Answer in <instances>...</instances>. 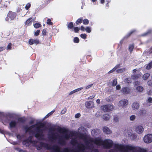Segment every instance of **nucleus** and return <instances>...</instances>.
I'll list each match as a JSON object with an SVG mask.
<instances>
[{
	"label": "nucleus",
	"instance_id": "obj_1",
	"mask_svg": "<svg viewBox=\"0 0 152 152\" xmlns=\"http://www.w3.org/2000/svg\"><path fill=\"white\" fill-rule=\"evenodd\" d=\"M58 131L60 133H62L65 134L64 136L60 137L58 135H56L54 133H52L51 134L49 135V139L51 140H56L57 137H59L58 140L59 143L62 145H64L66 144V141L64 139L66 140H68L69 138V136L67 134L68 131L67 129L64 128H62L60 127L57 129Z\"/></svg>",
	"mask_w": 152,
	"mask_h": 152
},
{
	"label": "nucleus",
	"instance_id": "obj_2",
	"mask_svg": "<svg viewBox=\"0 0 152 152\" xmlns=\"http://www.w3.org/2000/svg\"><path fill=\"white\" fill-rule=\"evenodd\" d=\"M44 126L45 124L43 123H40L39 125L36 127L35 131L32 132L33 134H34V137L39 140H43L44 139V130L41 128L44 127Z\"/></svg>",
	"mask_w": 152,
	"mask_h": 152
},
{
	"label": "nucleus",
	"instance_id": "obj_3",
	"mask_svg": "<svg viewBox=\"0 0 152 152\" xmlns=\"http://www.w3.org/2000/svg\"><path fill=\"white\" fill-rule=\"evenodd\" d=\"M103 140L101 138H96L94 139H91L88 140L86 141V149H91V148L93 147L91 146V144L90 145L89 144L90 142H94L95 144L99 146L103 145Z\"/></svg>",
	"mask_w": 152,
	"mask_h": 152
},
{
	"label": "nucleus",
	"instance_id": "obj_4",
	"mask_svg": "<svg viewBox=\"0 0 152 152\" xmlns=\"http://www.w3.org/2000/svg\"><path fill=\"white\" fill-rule=\"evenodd\" d=\"M114 146L115 148L121 151L124 152H128L127 150L134 151L136 148L134 146L127 145H119L118 144H114Z\"/></svg>",
	"mask_w": 152,
	"mask_h": 152
},
{
	"label": "nucleus",
	"instance_id": "obj_5",
	"mask_svg": "<svg viewBox=\"0 0 152 152\" xmlns=\"http://www.w3.org/2000/svg\"><path fill=\"white\" fill-rule=\"evenodd\" d=\"M103 142L102 145L104 148L106 149L111 148L113 145V141L110 140H105Z\"/></svg>",
	"mask_w": 152,
	"mask_h": 152
},
{
	"label": "nucleus",
	"instance_id": "obj_6",
	"mask_svg": "<svg viewBox=\"0 0 152 152\" xmlns=\"http://www.w3.org/2000/svg\"><path fill=\"white\" fill-rule=\"evenodd\" d=\"M49 145L48 144L44 143L42 142H41L39 143V145H37L35 147H36L37 149L38 150H40L42 147H44L46 148V149L48 150V149H50L49 148Z\"/></svg>",
	"mask_w": 152,
	"mask_h": 152
},
{
	"label": "nucleus",
	"instance_id": "obj_7",
	"mask_svg": "<svg viewBox=\"0 0 152 152\" xmlns=\"http://www.w3.org/2000/svg\"><path fill=\"white\" fill-rule=\"evenodd\" d=\"M48 150H52L51 152H62V151H61L60 148L59 146L57 145H53L52 146L50 145H49Z\"/></svg>",
	"mask_w": 152,
	"mask_h": 152
},
{
	"label": "nucleus",
	"instance_id": "obj_8",
	"mask_svg": "<svg viewBox=\"0 0 152 152\" xmlns=\"http://www.w3.org/2000/svg\"><path fill=\"white\" fill-rule=\"evenodd\" d=\"M101 108L104 111L110 112L112 110L113 106L110 104L105 105L102 106Z\"/></svg>",
	"mask_w": 152,
	"mask_h": 152
},
{
	"label": "nucleus",
	"instance_id": "obj_9",
	"mask_svg": "<svg viewBox=\"0 0 152 152\" xmlns=\"http://www.w3.org/2000/svg\"><path fill=\"white\" fill-rule=\"evenodd\" d=\"M144 142L147 143L152 142V134H148L145 136L143 138Z\"/></svg>",
	"mask_w": 152,
	"mask_h": 152
},
{
	"label": "nucleus",
	"instance_id": "obj_10",
	"mask_svg": "<svg viewBox=\"0 0 152 152\" xmlns=\"http://www.w3.org/2000/svg\"><path fill=\"white\" fill-rule=\"evenodd\" d=\"M128 103V101L126 99H122L120 100L118 104V105L120 107H123L125 106Z\"/></svg>",
	"mask_w": 152,
	"mask_h": 152
},
{
	"label": "nucleus",
	"instance_id": "obj_11",
	"mask_svg": "<svg viewBox=\"0 0 152 152\" xmlns=\"http://www.w3.org/2000/svg\"><path fill=\"white\" fill-rule=\"evenodd\" d=\"M131 91V89L128 87H124L122 88L121 91L124 94H127L130 93Z\"/></svg>",
	"mask_w": 152,
	"mask_h": 152
},
{
	"label": "nucleus",
	"instance_id": "obj_12",
	"mask_svg": "<svg viewBox=\"0 0 152 152\" xmlns=\"http://www.w3.org/2000/svg\"><path fill=\"white\" fill-rule=\"evenodd\" d=\"M16 15L15 13L12 11H9L8 14V16L12 20H14L15 18Z\"/></svg>",
	"mask_w": 152,
	"mask_h": 152
},
{
	"label": "nucleus",
	"instance_id": "obj_13",
	"mask_svg": "<svg viewBox=\"0 0 152 152\" xmlns=\"http://www.w3.org/2000/svg\"><path fill=\"white\" fill-rule=\"evenodd\" d=\"M135 129L136 132L138 133H141L143 132L144 130L143 127L141 126H136Z\"/></svg>",
	"mask_w": 152,
	"mask_h": 152
},
{
	"label": "nucleus",
	"instance_id": "obj_14",
	"mask_svg": "<svg viewBox=\"0 0 152 152\" xmlns=\"http://www.w3.org/2000/svg\"><path fill=\"white\" fill-rule=\"evenodd\" d=\"M132 107L134 110H137L140 107L139 103L137 102H135L132 104Z\"/></svg>",
	"mask_w": 152,
	"mask_h": 152
},
{
	"label": "nucleus",
	"instance_id": "obj_15",
	"mask_svg": "<svg viewBox=\"0 0 152 152\" xmlns=\"http://www.w3.org/2000/svg\"><path fill=\"white\" fill-rule=\"evenodd\" d=\"M17 122L15 121H12L9 123V126L10 128H15L17 125Z\"/></svg>",
	"mask_w": 152,
	"mask_h": 152
},
{
	"label": "nucleus",
	"instance_id": "obj_16",
	"mask_svg": "<svg viewBox=\"0 0 152 152\" xmlns=\"http://www.w3.org/2000/svg\"><path fill=\"white\" fill-rule=\"evenodd\" d=\"M30 140L27 139L23 140L22 142V144L23 145H25L26 147H28L29 146L30 144Z\"/></svg>",
	"mask_w": 152,
	"mask_h": 152
},
{
	"label": "nucleus",
	"instance_id": "obj_17",
	"mask_svg": "<svg viewBox=\"0 0 152 152\" xmlns=\"http://www.w3.org/2000/svg\"><path fill=\"white\" fill-rule=\"evenodd\" d=\"M103 130L104 132L107 134H110L112 132L110 130L108 127L107 126L104 127L103 128Z\"/></svg>",
	"mask_w": 152,
	"mask_h": 152
},
{
	"label": "nucleus",
	"instance_id": "obj_18",
	"mask_svg": "<svg viewBox=\"0 0 152 152\" xmlns=\"http://www.w3.org/2000/svg\"><path fill=\"white\" fill-rule=\"evenodd\" d=\"M37 125V124H35L32 125L30 127L26 126L25 128V129L26 130V132H30V130L36 126Z\"/></svg>",
	"mask_w": 152,
	"mask_h": 152
},
{
	"label": "nucleus",
	"instance_id": "obj_19",
	"mask_svg": "<svg viewBox=\"0 0 152 152\" xmlns=\"http://www.w3.org/2000/svg\"><path fill=\"white\" fill-rule=\"evenodd\" d=\"M141 75L140 73L133 75L132 76V78L133 80L137 79L141 77Z\"/></svg>",
	"mask_w": 152,
	"mask_h": 152
},
{
	"label": "nucleus",
	"instance_id": "obj_20",
	"mask_svg": "<svg viewBox=\"0 0 152 152\" xmlns=\"http://www.w3.org/2000/svg\"><path fill=\"white\" fill-rule=\"evenodd\" d=\"M93 103L92 102L87 101L85 103L86 107L88 108H90L92 107L91 103Z\"/></svg>",
	"mask_w": 152,
	"mask_h": 152
},
{
	"label": "nucleus",
	"instance_id": "obj_21",
	"mask_svg": "<svg viewBox=\"0 0 152 152\" xmlns=\"http://www.w3.org/2000/svg\"><path fill=\"white\" fill-rule=\"evenodd\" d=\"M18 121L20 123H23L26 121V119L25 117H20L18 118Z\"/></svg>",
	"mask_w": 152,
	"mask_h": 152
},
{
	"label": "nucleus",
	"instance_id": "obj_22",
	"mask_svg": "<svg viewBox=\"0 0 152 152\" xmlns=\"http://www.w3.org/2000/svg\"><path fill=\"white\" fill-rule=\"evenodd\" d=\"M67 27L68 29H72L74 27L73 23L72 22H69L68 24Z\"/></svg>",
	"mask_w": 152,
	"mask_h": 152
},
{
	"label": "nucleus",
	"instance_id": "obj_23",
	"mask_svg": "<svg viewBox=\"0 0 152 152\" xmlns=\"http://www.w3.org/2000/svg\"><path fill=\"white\" fill-rule=\"evenodd\" d=\"M70 143L73 145L75 146L78 144V142L76 139H73L71 140Z\"/></svg>",
	"mask_w": 152,
	"mask_h": 152
},
{
	"label": "nucleus",
	"instance_id": "obj_24",
	"mask_svg": "<svg viewBox=\"0 0 152 152\" xmlns=\"http://www.w3.org/2000/svg\"><path fill=\"white\" fill-rule=\"evenodd\" d=\"M32 18L30 17L28 18L25 22L26 25H27V26H29L32 23Z\"/></svg>",
	"mask_w": 152,
	"mask_h": 152
},
{
	"label": "nucleus",
	"instance_id": "obj_25",
	"mask_svg": "<svg viewBox=\"0 0 152 152\" xmlns=\"http://www.w3.org/2000/svg\"><path fill=\"white\" fill-rule=\"evenodd\" d=\"M83 20L82 18H78L75 22L76 25L77 26L81 24L83 22Z\"/></svg>",
	"mask_w": 152,
	"mask_h": 152
},
{
	"label": "nucleus",
	"instance_id": "obj_26",
	"mask_svg": "<svg viewBox=\"0 0 152 152\" xmlns=\"http://www.w3.org/2000/svg\"><path fill=\"white\" fill-rule=\"evenodd\" d=\"M146 113V111L145 110H141L138 112V114L140 115H144Z\"/></svg>",
	"mask_w": 152,
	"mask_h": 152
},
{
	"label": "nucleus",
	"instance_id": "obj_27",
	"mask_svg": "<svg viewBox=\"0 0 152 152\" xmlns=\"http://www.w3.org/2000/svg\"><path fill=\"white\" fill-rule=\"evenodd\" d=\"M134 48V45L133 43L132 44L129 45V50L130 53H131L133 51V49Z\"/></svg>",
	"mask_w": 152,
	"mask_h": 152
},
{
	"label": "nucleus",
	"instance_id": "obj_28",
	"mask_svg": "<svg viewBox=\"0 0 152 152\" xmlns=\"http://www.w3.org/2000/svg\"><path fill=\"white\" fill-rule=\"evenodd\" d=\"M30 143L33 144L32 145L34 147H35L37 145V143L38 142L37 141L35 140H30Z\"/></svg>",
	"mask_w": 152,
	"mask_h": 152
},
{
	"label": "nucleus",
	"instance_id": "obj_29",
	"mask_svg": "<svg viewBox=\"0 0 152 152\" xmlns=\"http://www.w3.org/2000/svg\"><path fill=\"white\" fill-rule=\"evenodd\" d=\"M62 152H74V150L70 149L68 148H64L62 150Z\"/></svg>",
	"mask_w": 152,
	"mask_h": 152
},
{
	"label": "nucleus",
	"instance_id": "obj_30",
	"mask_svg": "<svg viewBox=\"0 0 152 152\" xmlns=\"http://www.w3.org/2000/svg\"><path fill=\"white\" fill-rule=\"evenodd\" d=\"M152 33V30L149 29L145 32L143 33V35L146 36L151 34Z\"/></svg>",
	"mask_w": 152,
	"mask_h": 152
},
{
	"label": "nucleus",
	"instance_id": "obj_31",
	"mask_svg": "<svg viewBox=\"0 0 152 152\" xmlns=\"http://www.w3.org/2000/svg\"><path fill=\"white\" fill-rule=\"evenodd\" d=\"M103 118L104 120L107 121L110 118V116L109 114H105L103 115Z\"/></svg>",
	"mask_w": 152,
	"mask_h": 152
},
{
	"label": "nucleus",
	"instance_id": "obj_32",
	"mask_svg": "<svg viewBox=\"0 0 152 152\" xmlns=\"http://www.w3.org/2000/svg\"><path fill=\"white\" fill-rule=\"evenodd\" d=\"M152 67V60L146 66V69L149 70Z\"/></svg>",
	"mask_w": 152,
	"mask_h": 152
},
{
	"label": "nucleus",
	"instance_id": "obj_33",
	"mask_svg": "<svg viewBox=\"0 0 152 152\" xmlns=\"http://www.w3.org/2000/svg\"><path fill=\"white\" fill-rule=\"evenodd\" d=\"M150 75V74L146 73L144 74L143 76V78L144 80H146L148 78Z\"/></svg>",
	"mask_w": 152,
	"mask_h": 152
},
{
	"label": "nucleus",
	"instance_id": "obj_34",
	"mask_svg": "<svg viewBox=\"0 0 152 152\" xmlns=\"http://www.w3.org/2000/svg\"><path fill=\"white\" fill-rule=\"evenodd\" d=\"M125 69H126L124 68H122L116 70V72L118 73H121L124 72Z\"/></svg>",
	"mask_w": 152,
	"mask_h": 152
},
{
	"label": "nucleus",
	"instance_id": "obj_35",
	"mask_svg": "<svg viewBox=\"0 0 152 152\" xmlns=\"http://www.w3.org/2000/svg\"><path fill=\"white\" fill-rule=\"evenodd\" d=\"M136 89L138 91L141 92L143 91L144 88H143L142 86H138L136 88Z\"/></svg>",
	"mask_w": 152,
	"mask_h": 152
},
{
	"label": "nucleus",
	"instance_id": "obj_36",
	"mask_svg": "<svg viewBox=\"0 0 152 152\" xmlns=\"http://www.w3.org/2000/svg\"><path fill=\"white\" fill-rule=\"evenodd\" d=\"M135 32V31H132L129 33L125 37V38H129L133 33Z\"/></svg>",
	"mask_w": 152,
	"mask_h": 152
},
{
	"label": "nucleus",
	"instance_id": "obj_37",
	"mask_svg": "<svg viewBox=\"0 0 152 152\" xmlns=\"http://www.w3.org/2000/svg\"><path fill=\"white\" fill-rule=\"evenodd\" d=\"M99 129H94L93 130H92V134L94 133V135H97V134H98V133L97 132H99Z\"/></svg>",
	"mask_w": 152,
	"mask_h": 152
},
{
	"label": "nucleus",
	"instance_id": "obj_38",
	"mask_svg": "<svg viewBox=\"0 0 152 152\" xmlns=\"http://www.w3.org/2000/svg\"><path fill=\"white\" fill-rule=\"evenodd\" d=\"M41 24L39 23H36L34 25V27L35 28H38L41 27Z\"/></svg>",
	"mask_w": 152,
	"mask_h": 152
},
{
	"label": "nucleus",
	"instance_id": "obj_39",
	"mask_svg": "<svg viewBox=\"0 0 152 152\" xmlns=\"http://www.w3.org/2000/svg\"><path fill=\"white\" fill-rule=\"evenodd\" d=\"M83 22L84 24L86 25L88 24L89 22L88 19H85L83 20Z\"/></svg>",
	"mask_w": 152,
	"mask_h": 152
},
{
	"label": "nucleus",
	"instance_id": "obj_40",
	"mask_svg": "<svg viewBox=\"0 0 152 152\" xmlns=\"http://www.w3.org/2000/svg\"><path fill=\"white\" fill-rule=\"evenodd\" d=\"M74 31L75 33H78L80 28L77 27H75L73 28Z\"/></svg>",
	"mask_w": 152,
	"mask_h": 152
},
{
	"label": "nucleus",
	"instance_id": "obj_41",
	"mask_svg": "<svg viewBox=\"0 0 152 152\" xmlns=\"http://www.w3.org/2000/svg\"><path fill=\"white\" fill-rule=\"evenodd\" d=\"M12 44L11 43H9L7 47V50H10L12 49Z\"/></svg>",
	"mask_w": 152,
	"mask_h": 152
},
{
	"label": "nucleus",
	"instance_id": "obj_42",
	"mask_svg": "<svg viewBox=\"0 0 152 152\" xmlns=\"http://www.w3.org/2000/svg\"><path fill=\"white\" fill-rule=\"evenodd\" d=\"M34 40L32 39H30L28 41V43L30 45H32L34 44Z\"/></svg>",
	"mask_w": 152,
	"mask_h": 152
},
{
	"label": "nucleus",
	"instance_id": "obj_43",
	"mask_svg": "<svg viewBox=\"0 0 152 152\" xmlns=\"http://www.w3.org/2000/svg\"><path fill=\"white\" fill-rule=\"evenodd\" d=\"M31 6V4L29 3H28L25 6V9L27 10H28L30 7Z\"/></svg>",
	"mask_w": 152,
	"mask_h": 152
},
{
	"label": "nucleus",
	"instance_id": "obj_44",
	"mask_svg": "<svg viewBox=\"0 0 152 152\" xmlns=\"http://www.w3.org/2000/svg\"><path fill=\"white\" fill-rule=\"evenodd\" d=\"M80 41L79 38L77 37H75L74 39V42L75 43H78Z\"/></svg>",
	"mask_w": 152,
	"mask_h": 152
},
{
	"label": "nucleus",
	"instance_id": "obj_45",
	"mask_svg": "<svg viewBox=\"0 0 152 152\" xmlns=\"http://www.w3.org/2000/svg\"><path fill=\"white\" fill-rule=\"evenodd\" d=\"M117 84V79H114L112 85L113 86H115Z\"/></svg>",
	"mask_w": 152,
	"mask_h": 152
},
{
	"label": "nucleus",
	"instance_id": "obj_46",
	"mask_svg": "<svg viewBox=\"0 0 152 152\" xmlns=\"http://www.w3.org/2000/svg\"><path fill=\"white\" fill-rule=\"evenodd\" d=\"M47 24L49 25H52L53 24V22L51 21V20L50 19H48L47 20Z\"/></svg>",
	"mask_w": 152,
	"mask_h": 152
},
{
	"label": "nucleus",
	"instance_id": "obj_47",
	"mask_svg": "<svg viewBox=\"0 0 152 152\" xmlns=\"http://www.w3.org/2000/svg\"><path fill=\"white\" fill-rule=\"evenodd\" d=\"M136 117L134 115H132L130 117V119L131 121H133L135 119Z\"/></svg>",
	"mask_w": 152,
	"mask_h": 152
},
{
	"label": "nucleus",
	"instance_id": "obj_48",
	"mask_svg": "<svg viewBox=\"0 0 152 152\" xmlns=\"http://www.w3.org/2000/svg\"><path fill=\"white\" fill-rule=\"evenodd\" d=\"M54 110H53L48 114L45 116V118H47L52 114L54 112Z\"/></svg>",
	"mask_w": 152,
	"mask_h": 152
},
{
	"label": "nucleus",
	"instance_id": "obj_49",
	"mask_svg": "<svg viewBox=\"0 0 152 152\" xmlns=\"http://www.w3.org/2000/svg\"><path fill=\"white\" fill-rule=\"evenodd\" d=\"M86 32L88 33H90L91 31V28L88 26H87L86 28Z\"/></svg>",
	"mask_w": 152,
	"mask_h": 152
},
{
	"label": "nucleus",
	"instance_id": "obj_50",
	"mask_svg": "<svg viewBox=\"0 0 152 152\" xmlns=\"http://www.w3.org/2000/svg\"><path fill=\"white\" fill-rule=\"evenodd\" d=\"M83 89V87H80V88H78L77 89H75L74 90H73V91L74 93H75V92H76L78 91H79L80 90H81L82 89Z\"/></svg>",
	"mask_w": 152,
	"mask_h": 152
},
{
	"label": "nucleus",
	"instance_id": "obj_51",
	"mask_svg": "<svg viewBox=\"0 0 152 152\" xmlns=\"http://www.w3.org/2000/svg\"><path fill=\"white\" fill-rule=\"evenodd\" d=\"M40 31L39 30H37L36 32H35L34 33V36H38L39 34V33L40 32Z\"/></svg>",
	"mask_w": 152,
	"mask_h": 152
},
{
	"label": "nucleus",
	"instance_id": "obj_52",
	"mask_svg": "<svg viewBox=\"0 0 152 152\" xmlns=\"http://www.w3.org/2000/svg\"><path fill=\"white\" fill-rule=\"evenodd\" d=\"M67 110V109L66 107L64 108L61 111V114H65Z\"/></svg>",
	"mask_w": 152,
	"mask_h": 152
},
{
	"label": "nucleus",
	"instance_id": "obj_53",
	"mask_svg": "<svg viewBox=\"0 0 152 152\" xmlns=\"http://www.w3.org/2000/svg\"><path fill=\"white\" fill-rule=\"evenodd\" d=\"M87 35L86 34H82L80 35L81 37L83 39H86V38Z\"/></svg>",
	"mask_w": 152,
	"mask_h": 152
},
{
	"label": "nucleus",
	"instance_id": "obj_54",
	"mask_svg": "<svg viewBox=\"0 0 152 152\" xmlns=\"http://www.w3.org/2000/svg\"><path fill=\"white\" fill-rule=\"evenodd\" d=\"M42 34L43 36H45L46 34V31L45 29H43L42 31Z\"/></svg>",
	"mask_w": 152,
	"mask_h": 152
},
{
	"label": "nucleus",
	"instance_id": "obj_55",
	"mask_svg": "<svg viewBox=\"0 0 152 152\" xmlns=\"http://www.w3.org/2000/svg\"><path fill=\"white\" fill-rule=\"evenodd\" d=\"M147 83L149 86H152V79L148 81Z\"/></svg>",
	"mask_w": 152,
	"mask_h": 152
},
{
	"label": "nucleus",
	"instance_id": "obj_56",
	"mask_svg": "<svg viewBox=\"0 0 152 152\" xmlns=\"http://www.w3.org/2000/svg\"><path fill=\"white\" fill-rule=\"evenodd\" d=\"M109 152H118V150L115 149H112L109 150Z\"/></svg>",
	"mask_w": 152,
	"mask_h": 152
},
{
	"label": "nucleus",
	"instance_id": "obj_57",
	"mask_svg": "<svg viewBox=\"0 0 152 152\" xmlns=\"http://www.w3.org/2000/svg\"><path fill=\"white\" fill-rule=\"evenodd\" d=\"M116 69H115V68L114 67L110 71L108 72V73L110 74L112 72H114Z\"/></svg>",
	"mask_w": 152,
	"mask_h": 152
},
{
	"label": "nucleus",
	"instance_id": "obj_58",
	"mask_svg": "<svg viewBox=\"0 0 152 152\" xmlns=\"http://www.w3.org/2000/svg\"><path fill=\"white\" fill-rule=\"evenodd\" d=\"M81 116L80 114V113H77L75 115V117L76 118H79Z\"/></svg>",
	"mask_w": 152,
	"mask_h": 152
},
{
	"label": "nucleus",
	"instance_id": "obj_59",
	"mask_svg": "<svg viewBox=\"0 0 152 152\" xmlns=\"http://www.w3.org/2000/svg\"><path fill=\"white\" fill-rule=\"evenodd\" d=\"M147 102L151 103L152 102V98L150 97H149L148 99Z\"/></svg>",
	"mask_w": 152,
	"mask_h": 152
},
{
	"label": "nucleus",
	"instance_id": "obj_60",
	"mask_svg": "<svg viewBox=\"0 0 152 152\" xmlns=\"http://www.w3.org/2000/svg\"><path fill=\"white\" fill-rule=\"evenodd\" d=\"M79 137L81 139H83V138H85V137L83 134H80V135L79 136Z\"/></svg>",
	"mask_w": 152,
	"mask_h": 152
},
{
	"label": "nucleus",
	"instance_id": "obj_61",
	"mask_svg": "<svg viewBox=\"0 0 152 152\" xmlns=\"http://www.w3.org/2000/svg\"><path fill=\"white\" fill-rule=\"evenodd\" d=\"M5 49V47H0V52L2 51L3 50Z\"/></svg>",
	"mask_w": 152,
	"mask_h": 152
},
{
	"label": "nucleus",
	"instance_id": "obj_62",
	"mask_svg": "<svg viewBox=\"0 0 152 152\" xmlns=\"http://www.w3.org/2000/svg\"><path fill=\"white\" fill-rule=\"evenodd\" d=\"M114 120L116 122H117L118 121V118L117 116H115L114 118Z\"/></svg>",
	"mask_w": 152,
	"mask_h": 152
},
{
	"label": "nucleus",
	"instance_id": "obj_63",
	"mask_svg": "<svg viewBox=\"0 0 152 152\" xmlns=\"http://www.w3.org/2000/svg\"><path fill=\"white\" fill-rule=\"evenodd\" d=\"M91 152H99V151L97 149H94L91 150Z\"/></svg>",
	"mask_w": 152,
	"mask_h": 152
},
{
	"label": "nucleus",
	"instance_id": "obj_64",
	"mask_svg": "<svg viewBox=\"0 0 152 152\" xmlns=\"http://www.w3.org/2000/svg\"><path fill=\"white\" fill-rule=\"evenodd\" d=\"M80 30L82 31H84L86 30V28L83 26H81L80 27Z\"/></svg>",
	"mask_w": 152,
	"mask_h": 152
}]
</instances>
